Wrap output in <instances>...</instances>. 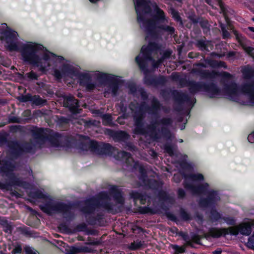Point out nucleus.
Listing matches in <instances>:
<instances>
[{"label":"nucleus","mask_w":254,"mask_h":254,"mask_svg":"<svg viewBox=\"0 0 254 254\" xmlns=\"http://www.w3.org/2000/svg\"><path fill=\"white\" fill-rule=\"evenodd\" d=\"M17 51L23 62L36 66L44 73L50 70L58 80L65 77L77 79L79 84L88 91L100 90L104 87L105 97L115 96L118 93L119 84L107 83V74L99 71L82 70L79 65L47 51L40 43L22 40Z\"/></svg>","instance_id":"nucleus-1"},{"label":"nucleus","mask_w":254,"mask_h":254,"mask_svg":"<svg viewBox=\"0 0 254 254\" xmlns=\"http://www.w3.org/2000/svg\"><path fill=\"white\" fill-rule=\"evenodd\" d=\"M178 157L180 160L176 166L178 167L179 173L174 175V181L179 183L183 177L184 186L188 191L193 195H207V198L200 200V206L203 208L213 207L220 200L219 192L211 189L209 185L204 182V177L202 174L192 172V167L187 161L186 155L180 154Z\"/></svg>","instance_id":"nucleus-2"},{"label":"nucleus","mask_w":254,"mask_h":254,"mask_svg":"<svg viewBox=\"0 0 254 254\" xmlns=\"http://www.w3.org/2000/svg\"><path fill=\"white\" fill-rule=\"evenodd\" d=\"M130 109L134 112V134L144 135L145 137L151 141H155L165 133L164 128L172 123L170 118L160 121L156 118L160 110V104L155 99L152 101L151 107H147L145 103L139 106H135L133 103L130 105Z\"/></svg>","instance_id":"nucleus-3"},{"label":"nucleus","mask_w":254,"mask_h":254,"mask_svg":"<svg viewBox=\"0 0 254 254\" xmlns=\"http://www.w3.org/2000/svg\"><path fill=\"white\" fill-rule=\"evenodd\" d=\"M137 21L140 28L146 33V40H155L158 31L172 35L175 31L173 27L167 25L168 18L155 2L147 0H133Z\"/></svg>","instance_id":"nucleus-4"},{"label":"nucleus","mask_w":254,"mask_h":254,"mask_svg":"<svg viewBox=\"0 0 254 254\" xmlns=\"http://www.w3.org/2000/svg\"><path fill=\"white\" fill-rule=\"evenodd\" d=\"M189 90L191 93L204 91L210 98L225 96L231 100L245 105L254 104V80L246 82L241 86L234 82L226 84L223 90L219 89L214 84H206L202 82L190 81Z\"/></svg>","instance_id":"nucleus-5"},{"label":"nucleus","mask_w":254,"mask_h":254,"mask_svg":"<svg viewBox=\"0 0 254 254\" xmlns=\"http://www.w3.org/2000/svg\"><path fill=\"white\" fill-rule=\"evenodd\" d=\"M80 137L82 140L81 148L82 150H90L99 155L113 156L116 159L125 161L135 169L138 168L140 174L139 180L142 182V186L152 189H158L162 186V183H159L155 180L147 178L150 173L147 171L144 166L139 165L136 162H134L129 154L124 151L119 152L117 149L111 146L109 144L98 143L90 140L87 136H80Z\"/></svg>","instance_id":"nucleus-6"},{"label":"nucleus","mask_w":254,"mask_h":254,"mask_svg":"<svg viewBox=\"0 0 254 254\" xmlns=\"http://www.w3.org/2000/svg\"><path fill=\"white\" fill-rule=\"evenodd\" d=\"M31 196L34 198H46V202L39 206L44 212L49 215L61 213L67 220H69L73 218L72 207L70 205L54 200L50 197H46L43 192L39 190L33 191Z\"/></svg>","instance_id":"nucleus-7"},{"label":"nucleus","mask_w":254,"mask_h":254,"mask_svg":"<svg viewBox=\"0 0 254 254\" xmlns=\"http://www.w3.org/2000/svg\"><path fill=\"white\" fill-rule=\"evenodd\" d=\"M158 52L161 55L162 54L158 45L155 42H150L147 46H143L142 47L140 54L136 57L135 61L142 71H145L147 63L148 61H151L153 67L157 68L165 59L168 58L172 54L170 51H165L163 52L161 58L157 61H155L152 59V56L157 54Z\"/></svg>","instance_id":"nucleus-8"},{"label":"nucleus","mask_w":254,"mask_h":254,"mask_svg":"<svg viewBox=\"0 0 254 254\" xmlns=\"http://www.w3.org/2000/svg\"><path fill=\"white\" fill-rule=\"evenodd\" d=\"M32 136L34 139L33 146L35 147H41L45 143L52 146L59 147L62 146V142L65 140L64 136L47 128H34Z\"/></svg>","instance_id":"nucleus-9"},{"label":"nucleus","mask_w":254,"mask_h":254,"mask_svg":"<svg viewBox=\"0 0 254 254\" xmlns=\"http://www.w3.org/2000/svg\"><path fill=\"white\" fill-rule=\"evenodd\" d=\"M252 228H254V219L246 220L239 224L238 226L231 227L228 229L212 228L209 230L208 234L205 235L206 238L211 236L214 238H218L226 235H237L239 233L245 236H249L251 234Z\"/></svg>","instance_id":"nucleus-10"},{"label":"nucleus","mask_w":254,"mask_h":254,"mask_svg":"<svg viewBox=\"0 0 254 254\" xmlns=\"http://www.w3.org/2000/svg\"><path fill=\"white\" fill-rule=\"evenodd\" d=\"M15 168L14 161L12 159H0V173L2 176L7 177L9 180V184H3L0 182V189L1 190H9L10 185H16L28 189L29 184L15 177L13 171Z\"/></svg>","instance_id":"nucleus-11"},{"label":"nucleus","mask_w":254,"mask_h":254,"mask_svg":"<svg viewBox=\"0 0 254 254\" xmlns=\"http://www.w3.org/2000/svg\"><path fill=\"white\" fill-rule=\"evenodd\" d=\"M0 40L5 48L10 52L17 51L22 41L18 33L8 27L5 23L0 25Z\"/></svg>","instance_id":"nucleus-12"},{"label":"nucleus","mask_w":254,"mask_h":254,"mask_svg":"<svg viewBox=\"0 0 254 254\" xmlns=\"http://www.w3.org/2000/svg\"><path fill=\"white\" fill-rule=\"evenodd\" d=\"M111 200L110 197L108 194V193L107 192H102L99 194V197L97 201H96V203H95V199L92 198L90 200L89 203H93L90 206V210L88 211L85 210H84L83 211L84 212L88 213H92L93 212V209H95L96 207L101 206L104 208V209L111 211L113 209V206L109 204V201Z\"/></svg>","instance_id":"nucleus-13"},{"label":"nucleus","mask_w":254,"mask_h":254,"mask_svg":"<svg viewBox=\"0 0 254 254\" xmlns=\"http://www.w3.org/2000/svg\"><path fill=\"white\" fill-rule=\"evenodd\" d=\"M9 151L15 157L23 152H31L32 146L28 143L21 144L17 142H12L9 144Z\"/></svg>","instance_id":"nucleus-14"},{"label":"nucleus","mask_w":254,"mask_h":254,"mask_svg":"<svg viewBox=\"0 0 254 254\" xmlns=\"http://www.w3.org/2000/svg\"><path fill=\"white\" fill-rule=\"evenodd\" d=\"M64 105L72 112H76L78 107V101L71 95L64 96Z\"/></svg>","instance_id":"nucleus-15"},{"label":"nucleus","mask_w":254,"mask_h":254,"mask_svg":"<svg viewBox=\"0 0 254 254\" xmlns=\"http://www.w3.org/2000/svg\"><path fill=\"white\" fill-rule=\"evenodd\" d=\"M111 190H112V194L114 201L117 203L122 205L124 203V199L121 192L119 191L118 188L115 186L112 187Z\"/></svg>","instance_id":"nucleus-16"},{"label":"nucleus","mask_w":254,"mask_h":254,"mask_svg":"<svg viewBox=\"0 0 254 254\" xmlns=\"http://www.w3.org/2000/svg\"><path fill=\"white\" fill-rule=\"evenodd\" d=\"M176 93L179 95L178 100L183 103H186L188 106H192L195 102L194 99L191 98L188 95L179 92Z\"/></svg>","instance_id":"nucleus-17"},{"label":"nucleus","mask_w":254,"mask_h":254,"mask_svg":"<svg viewBox=\"0 0 254 254\" xmlns=\"http://www.w3.org/2000/svg\"><path fill=\"white\" fill-rule=\"evenodd\" d=\"M206 76L213 77L214 78H216L218 76H220L224 80H226L227 81H229L232 79V75L226 72H223L219 73H217L215 72H212V73H211V74L209 73V74H207Z\"/></svg>","instance_id":"nucleus-18"},{"label":"nucleus","mask_w":254,"mask_h":254,"mask_svg":"<svg viewBox=\"0 0 254 254\" xmlns=\"http://www.w3.org/2000/svg\"><path fill=\"white\" fill-rule=\"evenodd\" d=\"M160 198V199L163 201V203H166L168 205H169V204H172L174 202V197L171 196L165 191L161 192Z\"/></svg>","instance_id":"nucleus-19"},{"label":"nucleus","mask_w":254,"mask_h":254,"mask_svg":"<svg viewBox=\"0 0 254 254\" xmlns=\"http://www.w3.org/2000/svg\"><path fill=\"white\" fill-rule=\"evenodd\" d=\"M113 136L115 140L117 141H125L127 139L128 135L124 131H118L113 133Z\"/></svg>","instance_id":"nucleus-20"},{"label":"nucleus","mask_w":254,"mask_h":254,"mask_svg":"<svg viewBox=\"0 0 254 254\" xmlns=\"http://www.w3.org/2000/svg\"><path fill=\"white\" fill-rule=\"evenodd\" d=\"M236 36L240 44L242 45L244 50L248 54L252 55L254 49L252 47L248 46L245 44L244 39L241 36H239L238 35H237Z\"/></svg>","instance_id":"nucleus-21"},{"label":"nucleus","mask_w":254,"mask_h":254,"mask_svg":"<svg viewBox=\"0 0 254 254\" xmlns=\"http://www.w3.org/2000/svg\"><path fill=\"white\" fill-rule=\"evenodd\" d=\"M242 72L245 78H250L253 75V69L250 66H245L242 68Z\"/></svg>","instance_id":"nucleus-22"},{"label":"nucleus","mask_w":254,"mask_h":254,"mask_svg":"<svg viewBox=\"0 0 254 254\" xmlns=\"http://www.w3.org/2000/svg\"><path fill=\"white\" fill-rule=\"evenodd\" d=\"M210 217L213 221H217L221 218V216L216 210L213 209L211 212Z\"/></svg>","instance_id":"nucleus-23"},{"label":"nucleus","mask_w":254,"mask_h":254,"mask_svg":"<svg viewBox=\"0 0 254 254\" xmlns=\"http://www.w3.org/2000/svg\"><path fill=\"white\" fill-rule=\"evenodd\" d=\"M143 245V242L141 241H136L131 243L130 245V249L131 250H137L141 248Z\"/></svg>","instance_id":"nucleus-24"},{"label":"nucleus","mask_w":254,"mask_h":254,"mask_svg":"<svg viewBox=\"0 0 254 254\" xmlns=\"http://www.w3.org/2000/svg\"><path fill=\"white\" fill-rule=\"evenodd\" d=\"M103 123L105 125H109L112 124V117L109 114H105L102 116Z\"/></svg>","instance_id":"nucleus-25"},{"label":"nucleus","mask_w":254,"mask_h":254,"mask_svg":"<svg viewBox=\"0 0 254 254\" xmlns=\"http://www.w3.org/2000/svg\"><path fill=\"white\" fill-rule=\"evenodd\" d=\"M131 197L134 199H138L140 200L141 203H144L143 202V196L139 192L137 191H132L130 193Z\"/></svg>","instance_id":"nucleus-26"},{"label":"nucleus","mask_w":254,"mask_h":254,"mask_svg":"<svg viewBox=\"0 0 254 254\" xmlns=\"http://www.w3.org/2000/svg\"><path fill=\"white\" fill-rule=\"evenodd\" d=\"M247 246L254 250V233L249 238L248 241L247 243Z\"/></svg>","instance_id":"nucleus-27"},{"label":"nucleus","mask_w":254,"mask_h":254,"mask_svg":"<svg viewBox=\"0 0 254 254\" xmlns=\"http://www.w3.org/2000/svg\"><path fill=\"white\" fill-rule=\"evenodd\" d=\"M170 13L172 15L173 18L177 21H181V17L179 15L178 12L173 8H171Z\"/></svg>","instance_id":"nucleus-28"},{"label":"nucleus","mask_w":254,"mask_h":254,"mask_svg":"<svg viewBox=\"0 0 254 254\" xmlns=\"http://www.w3.org/2000/svg\"><path fill=\"white\" fill-rule=\"evenodd\" d=\"M164 150L170 156H173L174 149L171 146L166 144L164 146Z\"/></svg>","instance_id":"nucleus-29"},{"label":"nucleus","mask_w":254,"mask_h":254,"mask_svg":"<svg viewBox=\"0 0 254 254\" xmlns=\"http://www.w3.org/2000/svg\"><path fill=\"white\" fill-rule=\"evenodd\" d=\"M25 76L31 80L37 79L38 75L35 72L31 71L25 74Z\"/></svg>","instance_id":"nucleus-30"},{"label":"nucleus","mask_w":254,"mask_h":254,"mask_svg":"<svg viewBox=\"0 0 254 254\" xmlns=\"http://www.w3.org/2000/svg\"><path fill=\"white\" fill-rule=\"evenodd\" d=\"M172 249L176 253H182L185 252V248L184 247H179L177 245H172Z\"/></svg>","instance_id":"nucleus-31"},{"label":"nucleus","mask_w":254,"mask_h":254,"mask_svg":"<svg viewBox=\"0 0 254 254\" xmlns=\"http://www.w3.org/2000/svg\"><path fill=\"white\" fill-rule=\"evenodd\" d=\"M24 251L26 254H38L37 252L30 247H25L24 248Z\"/></svg>","instance_id":"nucleus-32"},{"label":"nucleus","mask_w":254,"mask_h":254,"mask_svg":"<svg viewBox=\"0 0 254 254\" xmlns=\"http://www.w3.org/2000/svg\"><path fill=\"white\" fill-rule=\"evenodd\" d=\"M76 252H79V253H91L92 252V251L90 248H89L87 247H81L80 248L77 249Z\"/></svg>","instance_id":"nucleus-33"},{"label":"nucleus","mask_w":254,"mask_h":254,"mask_svg":"<svg viewBox=\"0 0 254 254\" xmlns=\"http://www.w3.org/2000/svg\"><path fill=\"white\" fill-rule=\"evenodd\" d=\"M22 252V248L20 245H17L15 247V248L12 250L11 252L12 254H20Z\"/></svg>","instance_id":"nucleus-34"},{"label":"nucleus","mask_w":254,"mask_h":254,"mask_svg":"<svg viewBox=\"0 0 254 254\" xmlns=\"http://www.w3.org/2000/svg\"><path fill=\"white\" fill-rule=\"evenodd\" d=\"M33 102L37 105L43 103L42 99L38 96H34L33 98Z\"/></svg>","instance_id":"nucleus-35"},{"label":"nucleus","mask_w":254,"mask_h":254,"mask_svg":"<svg viewBox=\"0 0 254 254\" xmlns=\"http://www.w3.org/2000/svg\"><path fill=\"white\" fill-rule=\"evenodd\" d=\"M140 211L142 213H153L154 212H152L150 209L148 207H142L140 208Z\"/></svg>","instance_id":"nucleus-36"},{"label":"nucleus","mask_w":254,"mask_h":254,"mask_svg":"<svg viewBox=\"0 0 254 254\" xmlns=\"http://www.w3.org/2000/svg\"><path fill=\"white\" fill-rule=\"evenodd\" d=\"M221 30L223 32V36L224 38H227L229 36V32L225 29V28L224 26V25L221 24Z\"/></svg>","instance_id":"nucleus-37"},{"label":"nucleus","mask_w":254,"mask_h":254,"mask_svg":"<svg viewBox=\"0 0 254 254\" xmlns=\"http://www.w3.org/2000/svg\"><path fill=\"white\" fill-rule=\"evenodd\" d=\"M127 118V116L126 114H124L123 115L121 116V117H119L118 118L117 121L120 124H124L125 123V122L124 121V120Z\"/></svg>","instance_id":"nucleus-38"},{"label":"nucleus","mask_w":254,"mask_h":254,"mask_svg":"<svg viewBox=\"0 0 254 254\" xmlns=\"http://www.w3.org/2000/svg\"><path fill=\"white\" fill-rule=\"evenodd\" d=\"M181 214L182 217L184 220H188L190 219V217L189 214L188 213H187L186 212H185L184 210H182Z\"/></svg>","instance_id":"nucleus-39"},{"label":"nucleus","mask_w":254,"mask_h":254,"mask_svg":"<svg viewBox=\"0 0 254 254\" xmlns=\"http://www.w3.org/2000/svg\"><path fill=\"white\" fill-rule=\"evenodd\" d=\"M224 220L229 225H233L235 222V220L232 218H226L224 219Z\"/></svg>","instance_id":"nucleus-40"},{"label":"nucleus","mask_w":254,"mask_h":254,"mask_svg":"<svg viewBox=\"0 0 254 254\" xmlns=\"http://www.w3.org/2000/svg\"><path fill=\"white\" fill-rule=\"evenodd\" d=\"M248 140L250 142L252 143H254V131L248 135Z\"/></svg>","instance_id":"nucleus-41"},{"label":"nucleus","mask_w":254,"mask_h":254,"mask_svg":"<svg viewBox=\"0 0 254 254\" xmlns=\"http://www.w3.org/2000/svg\"><path fill=\"white\" fill-rule=\"evenodd\" d=\"M178 194L180 198H183L185 195V192L184 190L180 189L178 190Z\"/></svg>","instance_id":"nucleus-42"},{"label":"nucleus","mask_w":254,"mask_h":254,"mask_svg":"<svg viewBox=\"0 0 254 254\" xmlns=\"http://www.w3.org/2000/svg\"><path fill=\"white\" fill-rule=\"evenodd\" d=\"M86 225L85 224H82L80 225H78L77 227V229L79 231H83L86 230Z\"/></svg>","instance_id":"nucleus-43"},{"label":"nucleus","mask_w":254,"mask_h":254,"mask_svg":"<svg viewBox=\"0 0 254 254\" xmlns=\"http://www.w3.org/2000/svg\"><path fill=\"white\" fill-rule=\"evenodd\" d=\"M174 136L170 131L166 130V139L167 140H171L174 138Z\"/></svg>","instance_id":"nucleus-44"},{"label":"nucleus","mask_w":254,"mask_h":254,"mask_svg":"<svg viewBox=\"0 0 254 254\" xmlns=\"http://www.w3.org/2000/svg\"><path fill=\"white\" fill-rule=\"evenodd\" d=\"M137 91L140 93L141 96V97L144 100L146 97V93L144 91V90L140 88L139 89H138Z\"/></svg>","instance_id":"nucleus-45"},{"label":"nucleus","mask_w":254,"mask_h":254,"mask_svg":"<svg viewBox=\"0 0 254 254\" xmlns=\"http://www.w3.org/2000/svg\"><path fill=\"white\" fill-rule=\"evenodd\" d=\"M182 236L183 237L184 239L186 241V245L187 246H190V247H192V242L190 240H187L186 236L185 234L182 235Z\"/></svg>","instance_id":"nucleus-46"},{"label":"nucleus","mask_w":254,"mask_h":254,"mask_svg":"<svg viewBox=\"0 0 254 254\" xmlns=\"http://www.w3.org/2000/svg\"><path fill=\"white\" fill-rule=\"evenodd\" d=\"M200 239V238L199 237V236H194V237H193L192 238V240L194 242H195V243H197V244H198V243H199V242Z\"/></svg>","instance_id":"nucleus-47"},{"label":"nucleus","mask_w":254,"mask_h":254,"mask_svg":"<svg viewBox=\"0 0 254 254\" xmlns=\"http://www.w3.org/2000/svg\"><path fill=\"white\" fill-rule=\"evenodd\" d=\"M137 91V89L135 86H132L130 87V92L132 94H134Z\"/></svg>","instance_id":"nucleus-48"},{"label":"nucleus","mask_w":254,"mask_h":254,"mask_svg":"<svg viewBox=\"0 0 254 254\" xmlns=\"http://www.w3.org/2000/svg\"><path fill=\"white\" fill-rule=\"evenodd\" d=\"M218 65L219 66H222V67H224L225 68L226 67V66L225 65V63L224 62H219V63L218 64Z\"/></svg>","instance_id":"nucleus-49"},{"label":"nucleus","mask_w":254,"mask_h":254,"mask_svg":"<svg viewBox=\"0 0 254 254\" xmlns=\"http://www.w3.org/2000/svg\"><path fill=\"white\" fill-rule=\"evenodd\" d=\"M101 0H89L90 2L93 4H96L100 1Z\"/></svg>","instance_id":"nucleus-50"},{"label":"nucleus","mask_w":254,"mask_h":254,"mask_svg":"<svg viewBox=\"0 0 254 254\" xmlns=\"http://www.w3.org/2000/svg\"><path fill=\"white\" fill-rule=\"evenodd\" d=\"M213 254H221V251L220 250H216L213 252Z\"/></svg>","instance_id":"nucleus-51"},{"label":"nucleus","mask_w":254,"mask_h":254,"mask_svg":"<svg viewBox=\"0 0 254 254\" xmlns=\"http://www.w3.org/2000/svg\"><path fill=\"white\" fill-rule=\"evenodd\" d=\"M198 45H200L202 48H203L204 49H205V46H204V43L203 42H199Z\"/></svg>","instance_id":"nucleus-52"},{"label":"nucleus","mask_w":254,"mask_h":254,"mask_svg":"<svg viewBox=\"0 0 254 254\" xmlns=\"http://www.w3.org/2000/svg\"><path fill=\"white\" fill-rule=\"evenodd\" d=\"M220 7L221 8V10H222V12L225 13L224 8L223 6L222 5V4L220 3Z\"/></svg>","instance_id":"nucleus-53"},{"label":"nucleus","mask_w":254,"mask_h":254,"mask_svg":"<svg viewBox=\"0 0 254 254\" xmlns=\"http://www.w3.org/2000/svg\"><path fill=\"white\" fill-rule=\"evenodd\" d=\"M249 29L252 31V32H254V27H249Z\"/></svg>","instance_id":"nucleus-54"},{"label":"nucleus","mask_w":254,"mask_h":254,"mask_svg":"<svg viewBox=\"0 0 254 254\" xmlns=\"http://www.w3.org/2000/svg\"><path fill=\"white\" fill-rule=\"evenodd\" d=\"M67 254H76L74 252H69L67 253Z\"/></svg>","instance_id":"nucleus-55"},{"label":"nucleus","mask_w":254,"mask_h":254,"mask_svg":"<svg viewBox=\"0 0 254 254\" xmlns=\"http://www.w3.org/2000/svg\"><path fill=\"white\" fill-rule=\"evenodd\" d=\"M185 126H181V129H182V130L184 129L185 128Z\"/></svg>","instance_id":"nucleus-56"},{"label":"nucleus","mask_w":254,"mask_h":254,"mask_svg":"<svg viewBox=\"0 0 254 254\" xmlns=\"http://www.w3.org/2000/svg\"><path fill=\"white\" fill-rule=\"evenodd\" d=\"M225 17L226 21H227V23H228L227 17H226V15H225Z\"/></svg>","instance_id":"nucleus-57"},{"label":"nucleus","mask_w":254,"mask_h":254,"mask_svg":"<svg viewBox=\"0 0 254 254\" xmlns=\"http://www.w3.org/2000/svg\"><path fill=\"white\" fill-rule=\"evenodd\" d=\"M179 141L180 142H183V139H179Z\"/></svg>","instance_id":"nucleus-58"},{"label":"nucleus","mask_w":254,"mask_h":254,"mask_svg":"<svg viewBox=\"0 0 254 254\" xmlns=\"http://www.w3.org/2000/svg\"><path fill=\"white\" fill-rule=\"evenodd\" d=\"M63 225H60V226L59 228H60V229H62V227H63Z\"/></svg>","instance_id":"nucleus-59"},{"label":"nucleus","mask_w":254,"mask_h":254,"mask_svg":"<svg viewBox=\"0 0 254 254\" xmlns=\"http://www.w3.org/2000/svg\"><path fill=\"white\" fill-rule=\"evenodd\" d=\"M121 111L122 112H124V110L123 109V108L121 109Z\"/></svg>","instance_id":"nucleus-60"},{"label":"nucleus","mask_w":254,"mask_h":254,"mask_svg":"<svg viewBox=\"0 0 254 254\" xmlns=\"http://www.w3.org/2000/svg\"><path fill=\"white\" fill-rule=\"evenodd\" d=\"M78 97H81V95H79H79H78Z\"/></svg>","instance_id":"nucleus-61"},{"label":"nucleus","mask_w":254,"mask_h":254,"mask_svg":"<svg viewBox=\"0 0 254 254\" xmlns=\"http://www.w3.org/2000/svg\"><path fill=\"white\" fill-rule=\"evenodd\" d=\"M252 20L254 21V18H253L252 19Z\"/></svg>","instance_id":"nucleus-62"}]
</instances>
